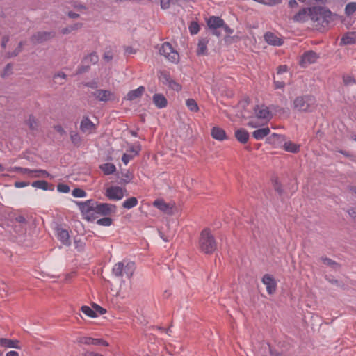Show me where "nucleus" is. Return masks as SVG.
<instances>
[{
	"instance_id": "f03ea898",
	"label": "nucleus",
	"mask_w": 356,
	"mask_h": 356,
	"mask_svg": "<svg viewBox=\"0 0 356 356\" xmlns=\"http://www.w3.org/2000/svg\"><path fill=\"white\" fill-rule=\"evenodd\" d=\"M332 13L330 10L322 6L311 7L310 19L316 26H325L330 22Z\"/></svg>"
},
{
	"instance_id": "1a4fd4ad",
	"label": "nucleus",
	"mask_w": 356,
	"mask_h": 356,
	"mask_svg": "<svg viewBox=\"0 0 356 356\" xmlns=\"http://www.w3.org/2000/svg\"><path fill=\"white\" fill-rule=\"evenodd\" d=\"M125 190L119 186H111L106 191V196L111 200H120L124 197Z\"/></svg>"
},
{
	"instance_id": "bb28decb",
	"label": "nucleus",
	"mask_w": 356,
	"mask_h": 356,
	"mask_svg": "<svg viewBox=\"0 0 356 356\" xmlns=\"http://www.w3.org/2000/svg\"><path fill=\"white\" fill-rule=\"evenodd\" d=\"M270 129L268 127H264L255 130L252 133V136L256 140H261L270 134Z\"/></svg>"
},
{
	"instance_id": "aec40b11",
	"label": "nucleus",
	"mask_w": 356,
	"mask_h": 356,
	"mask_svg": "<svg viewBox=\"0 0 356 356\" xmlns=\"http://www.w3.org/2000/svg\"><path fill=\"white\" fill-rule=\"evenodd\" d=\"M213 138L222 141L227 139V135L225 130L219 127H213L211 132Z\"/></svg>"
},
{
	"instance_id": "20e7f679",
	"label": "nucleus",
	"mask_w": 356,
	"mask_h": 356,
	"mask_svg": "<svg viewBox=\"0 0 356 356\" xmlns=\"http://www.w3.org/2000/svg\"><path fill=\"white\" fill-rule=\"evenodd\" d=\"M136 269L135 263L128 261H122L115 264L113 268V274L116 277L125 275L130 278L132 277Z\"/></svg>"
},
{
	"instance_id": "09e8293b",
	"label": "nucleus",
	"mask_w": 356,
	"mask_h": 356,
	"mask_svg": "<svg viewBox=\"0 0 356 356\" xmlns=\"http://www.w3.org/2000/svg\"><path fill=\"white\" fill-rule=\"evenodd\" d=\"M200 31V26L195 22H192L189 25V31L192 35L197 34Z\"/></svg>"
},
{
	"instance_id": "052dcab7",
	"label": "nucleus",
	"mask_w": 356,
	"mask_h": 356,
	"mask_svg": "<svg viewBox=\"0 0 356 356\" xmlns=\"http://www.w3.org/2000/svg\"><path fill=\"white\" fill-rule=\"evenodd\" d=\"M343 80L346 85H350L354 83V79L350 76H344Z\"/></svg>"
},
{
	"instance_id": "c756f323",
	"label": "nucleus",
	"mask_w": 356,
	"mask_h": 356,
	"mask_svg": "<svg viewBox=\"0 0 356 356\" xmlns=\"http://www.w3.org/2000/svg\"><path fill=\"white\" fill-rule=\"evenodd\" d=\"M299 145L291 141L284 143V149L285 151L292 153H296L299 151Z\"/></svg>"
},
{
	"instance_id": "69168bd1",
	"label": "nucleus",
	"mask_w": 356,
	"mask_h": 356,
	"mask_svg": "<svg viewBox=\"0 0 356 356\" xmlns=\"http://www.w3.org/2000/svg\"><path fill=\"white\" fill-rule=\"evenodd\" d=\"M274 86H275V88L277 89L283 88L285 86V83L283 81H275Z\"/></svg>"
},
{
	"instance_id": "6ab92c4d",
	"label": "nucleus",
	"mask_w": 356,
	"mask_h": 356,
	"mask_svg": "<svg viewBox=\"0 0 356 356\" xmlns=\"http://www.w3.org/2000/svg\"><path fill=\"white\" fill-rule=\"evenodd\" d=\"M58 239L65 245H70L71 242L70 240L69 233L66 229L58 228L56 231Z\"/></svg>"
},
{
	"instance_id": "680f3d73",
	"label": "nucleus",
	"mask_w": 356,
	"mask_h": 356,
	"mask_svg": "<svg viewBox=\"0 0 356 356\" xmlns=\"http://www.w3.org/2000/svg\"><path fill=\"white\" fill-rule=\"evenodd\" d=\"M29 182H25V181H16L15 184H14V186L17 188H23V187H25V186H29Z\"/></svg>"
},
{
	"instance_id": "0e129e2a",
	"label": "nucleus",
	"mask_w": 356,
	"mask_h": 356,
	"mask_svg": "<svg viewBox=\"0 0 356 356\" xmlns=\"http://www.w3.org/2000/svg\"><path fill=\"white\" fill-rule=\"evenodd\" d=\"M221 28L223 29L225 33L227 34H232L234 33V30L229 28L227 24H225V22L223 23V26H222Z\"/></svg>"
},
{
	"instance_id": "ddd939ff",
	"label": "nucleus",
	"mask_w": 356,
	"mask_h": 356,
	"mask_svg": "<svg viewBox=\"0 0 356 356\" xmlns=\"http://www.w3.org/2000/svg\"><path fill=\"white\" fill-rule=\"evenodd\" d=\"M80 129L84 134H92L95 133L96 125L88 117H85L81 122Z\"/></svg>"
},
{
	"instance_id": "f8f14e48",
	"label": "nucleus",
	"mask_w": 356,
	"mask_h": 356,
	"mask_svg": "<svg viewBox=\"0 0 356 356\" xmlns=\"http://www.w3.org/2000/svg\"><path fill=\"white\" fill-rule=\"evenodd\" d=\"M116 211V206L108 203H97L96 206L97 213L101 215H109Z\"/></svg>"
},
{
	"instance_id": "79ce46f5",
	"label": "nucleus",
	"mask_w": 356,
	"mask_h": 356,
	"mask_svg": "<svg viewBox=\"0 0 356 356\" xmlns=\"http://www.w3.org/2000/svg\"><path fill=\"white\" fill-rule=\"evenodd\" d=\"M140 149H141L140 145L137 143V144L131 145L129 147L128 152L131 153L130 154L134 155V156L139 153Z\"/></svg>"
},
{
	"instance_id": "423d86ee",
	"label": "nucleus",
	"mask_w": 356,
	"mask_h": 356,
	"mask_svg": "<svg viewBox=\"0 0 356 356\" xmlns=\"http://www.w3.org/2000/svg\"><path fill=\"white\" fill-rule=\"evenodd\" d=\"M159 53L171 63H177L179 56L169 42H164L159 49Z\"/></svg>"
},
{
	"instance_id": "8fccbe9b",
	"label": "nucleus",
	"mask_w": 356,
	"mask_h": 356,
	"mask_svg": "<svg viewBox=\"0 0 356 356\" xmlns=\"http://www.w3.org/2000/svg\"><path fill=\"white\" fill-rule=\"evenodd\" d=\"M72 195L75 197H84L86 196L85 191L81 188H75L72 191Z\"/></svg>"
},
{
	"instance_id": "c9c22d12",
	"label": "nucleus",
	"mask_w": 356,
	"mask_h": 356,
	"mask_svg": "<svg viewBox=\"0 0 356 356\" xmlns=\"http://www.w3.org/2000/svg\"><path fill=\"white\" fill-rule=\"evenodd\" d=\"M356 11V2L348 3L345 7V14L352 15Z\"/></svg>"
},
{
	"instance_id": "58836bf2",
	"label": "nucleus",
	"mask_w": 356,
	"mask_h": 356,
	"mask_svg": "<svg viewBox=\"0 0 356 356\" xmlns=\"http://www.w3.org/2000/svg\"><path fill=\"white\" fill-rule=\"evenodd\" d=\"M256 2H258L259 3L266 5L268 6H273L278 4H280L282 3V0H254Z\"/></svg>"
},
{
	"instance_id": "c03bdc74",
	"label": "nucleus",
	"mask_w": 356,
	"mask_h": 356,
	"mask_svg": "<svg viewBox=\"0 0 356 356\" xmlns=\"http://www.w3.org/2000/svg\"><path fill=\"white\" fill-rule=\"evenodd\" d=\"M321 261L325 265L331 266L334 269H337L339 267V264L337 263L329 258H322Z\"/></svg>"
},
{
	"instance_id": "473e14b6",
	"label": "nucleus",
	"mask_w": 356,
	"mask_h": 356,
	"mask_svg": "<svg viewBox=\"0 0 356 356\" xmlns=\"http://www.w3.org/2000/svg\"><path fill=\"white\" fill-rule=\"evenodd\" d=\"M26 124L31 130H35L38 127V122L32 115H30L29 116L26 121Z\"/></svg>"
},
{
	"instance_id": "5701e85b",
	"label": "nucleus",
	"mask_w": 356,
	"mask_h": 356,
	"mask_svg": "<svg viewBox=\"0 0 356 356\" xmlns=\"http://www.w3.org/2000/svg\"><path fill=\"white\" fill-rule=\"evenodd\" d=\"M145 91V88L143 86H140L138 88L129 91L127 96L124 97V99L132 101L134 100L138 97H140L143 92Z\"/></svg>"
},
{
	"instance_id": "ea45409f",
	"label": "nucleus",
	"mask_w": 356,
	"mask_h": 356,
	"mask_svg": "<svg viewBox=\"0 0 356 356\" xmlns=\"http://www.w3.org/2000/svg\"><path fill=\"white\" fill-rule=\"evenodd\" d=\"M70 139L72 143L76 146H79L81 143V136L74 131L70 133Z\"/></svg>"
},
{
	"instance_id": "6e6552de",
	"label": "nucleus",
	"mask_w": 356,
	"mask_h": 356,
	"mask_svg": "<svg viewBox=\"0 0 356 356\" xmlns=\"http://www.w3.org/2000/svg\"><path fill=\"white\" fill-rule=\"evenodd\" d=\"M55 36L53 32L40 31L33 34L31 38L33 44H40L49 40Z\"/></svg>"
},
{
	"instance_id": "37998d69",
	"label": "nucleus",
	"mask_w": 356,
	"mask_h": 356,
	"mask_svg": "<svg viewBox=\"0 0 356 356\" xmlns=\"http://www.w3.org/2000/svg\"><path fill=\"white\" fill-rule=\"evenodd\" d=\"M23 45L24 42H20L18 44L17 47L13 52L8 53V57L12 58L17 56L22 51Z\"/></svg>"
},
{
	"instance_id": "dca6fc26",
	"label": "nucleus",
	"mask_w": 356,
	"mask_h": 356,
	"mask_svg": "<svg viewBox=\"0 0 356 356\" xmlns=\"http://www.w3.org/2000/svg\"><path fill=\"white\" fill-rule=\"evenodd\" d=\"M310 10L311 7L303 8L300 9L296 14L293 17V20L298 23H304L310 19Z\"/></svg>"
},
{
	"instance_id": "774afa93",
	"label": "nucleus",
	"mask_w": 356,
	"mask_h": 356,
	"mask_svg": "<svg viewBox=\"0 0 356 356\" xmlns=\"http://www.w3.org/2000/svg\"><path fill=\"white\" fill-rule=\"evenodd\" d=\"M82 355L83 356H103L101 354L95 353L91 352V351H86L85 353H83Z\"/></svg>"
},
{
	"instance_id": "39448f33",
	"label": "nucleus",
	"mask_w": 356,
	"mask_h": 356,
	"mask_svg": "<svg viewBox=\"0 0 356 356\" xmlns=\"http://www.w3.org/2000/svg\"><path fill=\"white\" fill-rule=\"evenodd\" d=\"M316 106L315 98L310 95L297 97L293 101V107L302 112H311Z\"/></svg>"
},
{
	"instance_id": "f704fd0d",
	"label": "nucleus",
	"mask_w": 356,
	"mask_h": 356,
	"mask_svg": "<svg viewBox=\"0 0 356 356\" xmlns=\"http://www.w3.org/2000/svg\"><path fill=\"white\" fill-rule=\"evenodd\" d=\"M186 104L191 111L197 112L199 110L198 105L193 99H187L186 102Z\"/></svg>"
},
{
	"instance_id": "9d476101",
	"label": "nucleus",
	"mask_w": 356,
	"mask_h": 356,
	"mask_svg": "<svg viewBox=\"0 0 356 356\" xmlns=\"http://www.w3.org/2000/svg\"><path fill=\"white\" fill-rule=\"evenodd\" d=\"M318 58L319 56L316 52L313 51H308L302 54L299 63L302 67H306L308 65L314 63Z\"/></svg>"
},
{
	"instance_id": "7c9ffc66",
	"label": "nucleus",
	"mask_w": 356,
	"mask_h": 356,
	"mask_svg": "<svg viewBox=\"0 0 356 356\" xmlns=\"http://www.w3.org/2000/svg\"><path fill=\"white\" fill-rule=\"evenodd\" d=\"M14 223L19 224L20 226L22 227V229L18 231L19 233H24L25 232L27 222L24 216H16L14 219Z\"/></svg>"
},
{
	"instance_id": "c85d7f7f",
	"label": "nucleus",
	"mask_w": 356,
	"mask_h": 356,
	"mask_svg": "<svg viewBox=\"0 0 356 356\" xmlns=\"http://www.w3.org/2000/svg\"><path fill=\"white\" fill-rule=\"evenodd\" d=\"M138 200L135 197H131L126 200H124L122 203V207L127 209H130L138 204Z\"/></svg>"
},
{
	"instance_id": "4468645a",
	"label": "nucleus",
	"mask_w": 356,
	"mask_h": 356,
	"mask_svg": "<svg viewBox=\"0 0 356 356\" xmlns=\"http://www.w3.org/2000/svg\"><path fill=\"white\" fill-rule=\"evenodd\" d=\"M262 282L266 286L268 294H273L276 291L277 284L273 277L269 274L263 276Z\"/></svg>"
},
{
	"instance_id": "0eeeda50",
	"label": "nucleus",
	"mask_w": 356,
	"mask_h": 356,
	"mask_svg": "<svg viewBox=\"0 0 356 356\" xmlns=\"http://www.w3.org/2000/svg\"><path fill=\"white\" fill-rule=\"evenodd\" d=\"M92 95L97 100L104 102H111L116 99L115 92L109 90L98 89L92 92Z\"/></svg>"
},
{
	"instance_id": "bf43d9fd",
	"label": "nucleus",
	"mask_w": 356,
	"mask_h": 356,
	"mask_svg": "<svg viewBox=\"0 0 356 356\" xmlns=\"http://www.w3.org/2000/svg\"><path fill=\"white\" fill-rule=\"evenodd\" d=\"M170 6V0H161V7L162 9H168Z\"/></svg>"
},
{
	"instance_id": "a19ab883",
	"label": "nucleus",
	"mask_w": 356,
	"mask_h": 356,
	"mask_svg": "<svg viewBox=\"0 0 356 356\" xmlns=\"http://www.w3.org/2000/svg\"><path fill=\"white\" fill-rule=\"evenodd\" d=\"M76 341L79 344L92 345V338L89 337H80L77 338Z\"/></svg>"
},
{
	"instance_id": "7ed1b4c3",
	"label": "nucleus",
	"mask_w": 356,
	"mask_h": 356,
	"mask_svg": "<svg viewBox=\"0 0 356 356\" xmlns=\"http://www.w3.org/2000/svg\"><path fill=\"white\" fill-rule=\"evenodd\" d=\"M217 248V243L214 236L209 229H204L199 238V248L205 254L213 253Z\"/></svg>"
},
{
	"instance_id": "338daca9",
	"label": "nucleus",
	"mask_w": 356,
	"mask_h": 356,
	"mask_svg": "<svg viewBox=\"0 0 356 356\" xmlns=\"http://www.w3.org/2000/svg\"><path fill=\"white\" fill-rule=\"evenodd\" d=\"M286 71H287L286 65H280L277 67V74H282L284 72H286Z\"/></svg>"
},
{
	"instance_id": "4c0bfd02",
	"label": "nucleus",
	"mask_w": 356,
	"mask_h": 356,
	"mask_svg": "<svg viewBox=\"0 0 356 356\" xmlns=\"http://www.w3.org/2000/svg\"><path fill=\"white\" fill-rule=\"evenodd\" d=\"M13 66L12 64L8 63L6 65L2 72L1 73V76L3 79L10 76L13 74Z\"/></svg>"
},
{
	"instance_id": "a211bd4d",
	"label": "nucleus",
	"mask_w": 356,
	"mask_h": 356,
	"mask_svg": "<svg viewBox=\"0 0 356 356\" xmlns=\"http://www.w3.org/2000/svg\"><path fill=\"white\" fill-rule=\"evenodd\" d=\"M264 38L265 41L270 45L281 46L283 44L282 40L271 32H267L265 33Z\"/></svg>"
},
{
	"instance_id": "5fc2aeb1",
	"label": "nucleus",
	"mask_w": 356,
	"mask_h": 356,
	"mask_svg": "<svg viewBox=\"0 0 356 356\" xmlns=\"http://www.w3.org/2000/svg\"><path fill=\"white\" fill-rule=\"evenodd\" d=\"M28 175L29 177L31 178H36V177H40V175L38 173V170H30L29 169V172L26 174Z\"/></svg>"
},
{
	"instance_id": "9b49d317",
	"label": "nucleus",
	"mask_w": 356,
	"mask_h": 356,
	"mask_svg": "<svg viewBox=\"0 0 356 356\" xmlns=\"http://www.w3.org/2000/svg\"><path fill=\"white\" fill-rule=\"evenodd\" d=\"M223 23L224 20L216 16H211L207 20L208 26L213 30V34L218 37L220 35V33L217 29L221 28Z\"/></svg>"
},
{
	"instance_id": "13d9d810",
	"label": "nucleus",
	"mask_w": 356,
	"mask_h": 356,
	"mask_svg": "<svg viewBox=\"0 0 356 356\" xmlns=\"http://www.w3.org/2000/svg\"><path fill=\"white\" fill-rule=\"evenodd\" d=\"M92 307L95 309V312H97L100 314H104L106 313V309L102 308V307L99 306L97 304H93Z\"/></svg>"
},
{
	"instance_id": "393cba45",
	"label": "nucleus",
	"mask_w": 356,
	"mask_h": 356,
	"mask_svg": "<svg viewBox=\"0 0 356 356\" xmlns=\"http://www.w3.org/2000/svg\"><path fill=\"white\" fill-rule=\"evenodd\" d=\"M235 137L241 143H246L249 139V134L244 129H239L235 131Z\"/></svg>"
},
{
	"instance_id": "6e6d98bb",
	"label": "nucleus",
	"mask_w": 356,
	"mask_h": 356,
	"mask_svg": "<svg viewBox=\"0 0 356 356\" xmlns=\"http://www.w3.org/2000/svg\"><path fill=\"white\" fill-rule=\"evenodd\" d=\"M134 158V155L129 154H124L122 157V162L127 165L128 163Z\"/></svg>"
},
{
	"instance_id": "a18cd8bd",
	"label": "nucleus",
	"mask_w": 356,
	"mask_h": 356,
	"mask_svg": "<svg viewBox=\"0 0 356 356\" xmlns=\"http://www.w3.org/2000/svg\"><path fill=\"white\" fill-rule=\"evenodd\" d=\"M97 223L102 226H110L112 224V219L108 217H104L97 220Z\"/></svg>"
},
{
	"instance_id": "4be33fe9",
	"label": "nucleus",
	"mask_w": 356,
	"mask_h": 356,
	"mask_svg": "<svg viewBox=\"0 0 356 356\" xmlns=\"http://www.w3.org/2000/svg\"><path fill=\"white\" fill-rule=\"evenodd\" d=\"M19 341L18 340L0 338V346L2 347L19 349Z\"/></svg>"
},
{
	"instance_id": "2eb2a0df",
	"label": "nucleus",
	"mask_w": 356,
	"mask_h": 356,
	"mask_svg": "<svg viewBox=\"0 0 356 356\" xmlns=\"http://www.w3.org/2000/svg\"><path fill=\"white\" fill-rule=\"evenodd\" d=\"M97 202L90 200L79 204L81 211L86 215H92L96 212V206Z\"/></svg>"
},
{
	"instance_id": "b1692460",
	"label": "nucleus",
	"mask_w": 356,
	"mask_h": 356,
	"mask_svg": "<svg viewBox=\"0 0 356 356\" xmlns=\"http://www.w3.org/2000/svg\"><path fill=\"white\" fill-rule=\"evenodd\" d=\"M356 43V36L355 32L348 33L344 35L340 41V45L353 44Z\"/></svg>"
},
{
	"instance_id": "3c124183",
	"label": "nucleus",
	"mask_w": 356,
	"mask_h": 356,
	"mask_svg": "<svg viewBox=\"0 0 356 356\" xmlns=\"http://www.w3.org/2000/svg\"><path fill=\"white\" fill-rule=\"evenodd\" d=\"M85 60L86 61H90V63L95 64L98 61L99 58L96 53H91L85 58Z\"/></svg>"
},
{
	"instance_id": "f257e3e1",
	"label": "nucleus",
	"mask_w": 356,
	"mask_h": 356,
	"mask_svg": "<svg viewBox=\"0 0 356 356\" xmlns=\"http://www.w3.org/2000/svg\"><path fill=\"white\" fill-rule=\"evenodd\" d=\"M254 114L248 126L252 128H257L267 123L272 118V114L268 108L265 105H257L254 108Z\"/></svg>"
},
{
	"instance_id": "e2e57ef3",
	"label": "nucleus",
	"mask_w": 356,
	"mask_h": 356,
	"mask_svg": "<svg viewBox=\"0 0 356 356\" xmlns=\"http://www.w3.org/2000/svg\"><path fill=\"white\" fill-rule=\"evenodd\" d=\"M54 129L56 132L59 133L60 135H64L66 134L65 131L60 125H56L54 126Z\"/></svg>"
},
{
	"instance_id": "de8ad7c7",
	"label": "nucleus",
	"mask_w": 356,
	"mask_h": 356,
	"mask_svg": "<svg viewBox=\"0 0 356 356\" xmlns=\"http://www.w3.org/2000/svg\"><path fill=\"white\" fill-rule=\"evenodd\" d=\"M8 171L10 172H17L22 173L23 175H26L27 173V172H29V168H21V167H10V168L8 169Z\"/></svg>"
},
{
	"instance_id": "4d7b16f0",
	"label": "nucleus",
	"mask_w": 356,
	"mask_h": 356,
	"mask_svg": "<svg viewBox=\"0 0 356 356\" xmlns=\"http://www.w3.org/2000/svg\"><path fill=\"white\" fill-rule=\"evenodd\" d=\"M57 189L58 191L65 193L70 191V187L67 185L63 184H58Z\"/></svg>"
},
{
	"instance_id": "2f4dec72",
	"label": "nucleus",
	"mask_w": 356,
	"mask_h": 356,
	"mask_svg": "<svg viewBox=\"0 0 356 356\" xmlns=\"http://www.w3.org/2000/svg\"><path fill=\"white\" fill-rule=\"evenodd\" d=\"M71 8H74L76 10L82 12L87 9L86 6L79 1L72 0L69 1Z\"/></svg>"
},
{
	"instance_id": "cd10ccee",
	"label": "nucleus",
	"mask_w": 356,
	"mask_h": 356,
	"mask_svg": "<svg viewBox=\"0 0 356 356\" xmlns=\"http://www.w3.org/2000/svg\"><path fill=\"white\" fill-rule=\"evenodd\" d=\"M100 168L105 175H111L116 170L115 165L111 163H104L100 165Z\"/></svg>"
},
{
	"instance_id": "864d4df0",
	"label": "nucleus",
	"mask_w": 356,
	"mask_h": 356,
	"mask_svg": "<svg viewBox=\"0 0 356 356\" xmlns=\"http://www.w3.org/2000/svg\"><path fill=\"white\" fill-rule=\"evenodd\" d=\"M93 346H108V343L104 341L103 339H95V338H92V344Z\"/></svg>"
},
{
	"instance_id": "f3484780",
	"label": "nucleus",
	"mask_w": 356,
	"mask_h": 356,
	"mask_svg": "<svg viewBox=\"0 0 356 356\" xmlns=\"http://www.w3.org/2000/svg\"><path fill=\"white\" fill-rule=\"evenodd\" d=\"M153 205L167 214H172L173 213V204H168L163 200H155L153 202Z\"/></svg>"
},
{
	"instance_id": "72a5a7b5",
	"label": "nucleus",
	"mask_w": 356,
	"mask_h": 356,
	"mask_svg": "<svg viewBox=\"0 0 356 356\" xmlns=\"http://www.w3.org/2000/svg\"><path fill=\"white\" fill-rule=\"evenodd\" d=\"M31 185L33 187L40 188L44 191L49 189V184L46 181L43 180L35 181L33 182Z\"/></svg>"
},
{
	"instance_id": "49530a36",
	"label": "nucleus",
	"mask_w": 356,
	"mask_h": 356,
	"mask_svg": "<svg viewBox=\"0 0 356 356\" xmlns=\"http://www.w3.org/2000/svg\"><path fill=\"white\" fill-rule=\"evenodd\" d=\"M159 79L163 84L165 85H168L172 80L170 76L166 72H161L159 75Z\"/></svg>"
},
{
	"instance_id": "603ef678",
	"label": "nucleus",
	"mask_w": 356,
	"mask_h": 356,
	"mask_svg": "<svg viewBox=\"0 0 356 356\" xmlns=\"http://www.w3.org/2000/svg\"><path fill=\"white\" fill-rule=\"evenodd\" d=\"M167 86L175 91H179L181 88V86L173 79H172Z\"/></svg>"
},
{
	"instance_id": "a878e982",
	"label": "nucleus",
	"mask_w": 356,
	"mask_h": 356,
	"mask_svg": "<svg viewBox=\"0 0 356 356\" xmlns=\"http://www.w3.org/2000/svg\"><path fill=\"white\" fill-rule=\"evenodd\" d=\"M209 39L207 38H200L198 41L197 54L198 55H204L207 53V44Z\"/></svg>"
},
{
	"instance_id": "412c9836",
	"label": "nucleus",
	"mask_w": 356,
	"mask_h": 356,
	"mask_svg": "<svg viewBox=\"0 0 356 356\" xmlns=\"http://www.w3.org/2000/svg\"><path fill=\"white\" fill-rule=\"evenodd\" d=\"M152 100L155 106L159 108H163L166 107L168 104L166 98L162 94L154 95Z\"/></svg>"
},
{
	"instance_id": "e433bc0d",
	"label": "nucleus",
	"mask_w": 356,
	"mask_h": 356,
	"mask_svg": "<svg viewBox=\"0 0 356 356\" xmlns=\"http://www.w3.org/2000/svg\"><path fill=\"white\" fill-rule=\"evenodd\" d=\"M81 312L90 318H95L97 316L96 312L88 306H82Z\"/></svg>"
}]
</instances>
